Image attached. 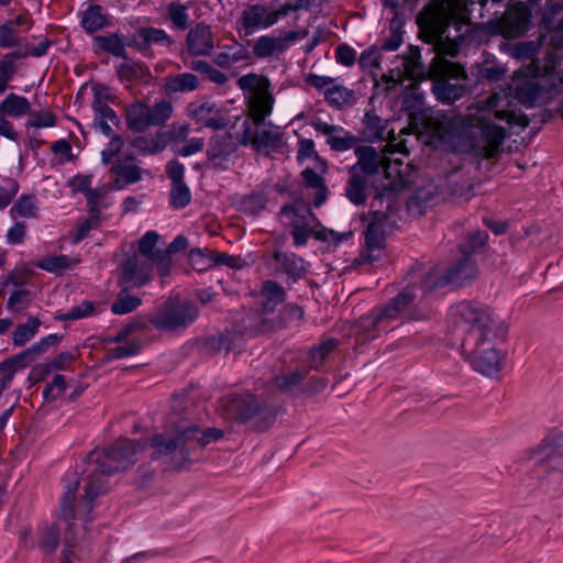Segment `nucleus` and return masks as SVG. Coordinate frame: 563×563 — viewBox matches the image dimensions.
<instances>
[{
    "instance_id": "obj_33",
    "label": "nucleus",
    "mask_w": 563,
    "mask_h": 563,
    "mask_svg": "<svg viewBox=\"0 0 563 563\" xmlns=\"http://www.w3.org/2000/svg\"><path fill=\"white\" fill-rule=\"evenodd\" d=\"M58 338L56 334H48L42 338L38 342L34 343L29 349L18 354L10 363L14 366L24 368L29 366L38 355L45 353L49 346L57 342Z\"/></svg>"
},
{
    "instance_id": "obj_16",
    "label": "nucleus",
    "mask_w": 563,
    "mask_h": 563,
    "mask_svg": "<svg viewBox=\"0 0 563 563\" xmlns=\"http://www.w3.org/2000/svg\"><path fill=\"white\" fill-rule=\"evenodd\" d=\"M496 338H488L486 341L478 343L474 352L461 350V354L472 368L483 375L492 376L501 369V357L494 347Z\"/></svg>"
},
{
    "instance_id": "obj_63",
    "label": "nucleus",
    "mask_w": 563,
    "mask_h": 563,
    "mask_svg": "<svg viewBox=\"0 0 563 563\" xmlns=\"http://www.w3.org/2000/svg\"><path fill=\"white\" fill-rule=\"evenodd\" d=\"M123 144V139L120 135L112 136L108 144V147L101 151L102 164H110L112 158L122 150Z\"/></svg>"
},
{
    "instance_id": "obj_41",
    "label": "nucleus",
    "mask_w": 563,
    "mask_h": 563,
    "mask_svg": "<svg viewBox=\"0 0 563 563\" xmlns=\"http://www.w3.org/2000/svg\"><path fill=\"white\" fill-rule=\"evenodd\" d=\"M319 131H322L323 133L328 134L327 142L334 151H347L352 148L355 143V139L353 136H349L342 129H330L327 124L322 125L321 123H319Z\"/></svg>"
},
{
    "instance_id": "obj_45",
    "label": "nucleus",
    "mask_w": 563,
    "mask_h": 563,
    "mask_svg": "<svg viewBox=\"0 0 563 563\" xmlns=\"http://www.w3.org/2000/svg\"><path fill=\"white\" fill-rule=\"evenodd\" d=\"M283 288L274 280H267L263 285V308L265 311H273L284 300Z\"/></svg>"
},
{
    "instance_id": "obj_62",
    "label": "nucleus",
    "mask_w": 563,
    "mask_h": 563,
    "mask_svg": "<svg viewBox=\"0 0 563 563\" xmlns=\"http://www.w3.org/2000/svg\"><path fill=\"white\" fill-rule=\"evenodd\" d=\"M16 73V65L12 62L5 60L3 57L0 59V95H2L10 80H12Z\"/></svg>"
},
{
    "instance_id": "obj_5",
    "label": "nucleus",
    "mask_w": 563,
    "mask_h": 563,
    "mask_svg": "<svg viewBox=\"0 0 563 563\" xmlns=\"http://www.w3.org/2000/svg\"><path fill=\"white\" fill-rule=\"evenodd\" d=\"M139 450L140 443L119 439L102 453L93 451L87 456V484L84 494L87 512L91 511L92 501L106 492L104 478L132 466Z\"/></svg>"
},
{
    "instance_id": "obj_11",
    "label": "nucleus",
    "mask_w": 563,
    "mask_h": 563,
    "mask_svg": "<svg viewBox=\"0 0 563 563\" xmlns=\"http://www.w3.org/2000/svg\"><path fill=\"white\" fill-rule=\"evenodd\" d=\"M198 317L196 305L189 300L172 298L156 308L151 324L163 332H172L187 328Z\"/></svg>"
},
{
    "instance_id": "obj_20",
    "label": "nucleus",
    "mask_w": 563,
    "mask_h": 563,
    "mask_svg": "<svg viewBox=\"0 0 563 563\" xmlns=\"http://www.w3.org/2000/svg\"><path fill=\"white\" fill-rule=\"evenodd\" d=\"M20 539L25 548H38L44 554H51L58 547L59 529L55 525L44 523L37 528L35 537L30 529H25Z\"/></svg>"
},
{
    "instance_id": "obj_38",
    "label": "nucleus",
    "mask_w": 563,
    "mask_h": 563,
    "mask_svg": "<svg viewBox=\"0 0 563 563\" xmlns=\"http://www.w3.org/2000/svg\"><path fill=\"white\" fill-rule=\"evenodd\" d=\"M199 87V79L191 73H183L169 76L165 79V89L168 92H190Z\"/></svg>"
},
{
    "instance_id": "obj_46",
    "label": "nucleus",
    "mask_w": 563,
    "mask_h": 563,
    "mask_svg": "<svg viewBox=\"0 0 563 563\" xmlns=\"http://www.w3.org/2000/svg\"><path fill=\"white\" fill-rule=\"evenodd\" d=\"M563 455V434L554 439L543 440L538 452L532 457L536 462H541L545 459L553 460L555 456Z\"/></svg>"
},
{
    "instance_id": "obj_26",
    "label": "nucleus",
    "mask_w": 563,
    "mask_h": 563,
    "mask_svg": "<svg viewBox=\"0 0 563 563\" xmlns=\"http://www.w3.org/2000/svg\"><path fill=\"white\" fill-rule=\"evenodd\" d=\"M278 21L275 9L272 10L262 4L247 7L242 13V24L246 33H253L260 29H267Z\"/></svg>"
},
{
    "instance_id": "obj_19",
    "label": "nucleus",
    "mask_w": 563,
    "mask_h": 563,
    "mask_svg": "<svg viewBox=\"0 0 563 563\" xmlns=\"http://www.w3.org/2000/svg\"><path fill=\"white\" fill-rule=\"evenodd\" d=\"M159 234L156 231L145 232L139 240V252L146 262L156 267L162 279L166 278L172 269V258L168 251L157 247Z\"/></svg>"
},
{
    "instance_id": "obj_64",
    "label": "nucleus",
    "mask_w": 563,
    "mask_h": 563,
    "mask_svg": "<svg viewBox=\"0 0 563 563\" xmlns=\"http://www.w3.org/2000/svg\"><path fill=\"white\" fill-rule=\"evenodd\" d=\"M335 59L339 64L351 67L356 59V51L347 44H341L335 48Z\"/></svg>"
},
{
    "instance_id": "obj_59",
    "label": "nucleus",
    "mask_w": 563,
    "mask_h": 563,
    "mask_svg": "<svg viewBox=\"0 0 563 563\" xmlns=\"http://www.w3.org/2000/svg\"><path fill=\"white\" fill-rule=\"evenodd\" d=\"M141 344L137 341L125 342L109 351L110 358L119 360L135 355L140 352Z\"/></svg>"
},
{
    "instance_id": "obj_57",
    "label": "nucleus",
    "mask_w": 563,
    "mask_h": 563,
    "mask_svg": "<svg viewBox=\"0 0 563 563\" xmlns=\"http://www.w3.org/2000/svg\"><path fill=\"white\" fill-rule=\"evenodd\" d=\"M402 34L401 27L393 23L389 29V34L382 43L380 49L386 52L397 51L402 44Z\"/></svg>"
},
{
    "instance_id": "obj_32",
    "label": "nucleus",
    "mask_w": 563,
    "mask_h": 563,
    "mask_svg": "<svg viewBox=\"0 0 563 563\" xmlns=\"http://www.w3.org/2000/svg\"><path fill=\"white\" fill-rule=\"evenodd\" d=\"M111 170L117 176L114 180L117 189H121L125 185L135 184L142 178V169L133 163L132 157L117 159Z\"/></svg>"
},
{
    "instance_id": "obj_8",
    "label": "nucleus",
    "mask_w": 563,
    "mask_h": 563,
    "mask_svg": "<svg viewBox=\"0 0 563 563\" xmlns=\"http://www.w3.org/2000/svg\"><path fill=\"white\" fill-rule=\"evenodd\" d=\"M355 155L357 163L353 167V172L360 168L364 174L373 175L382 170L395 187L405 184L406 174L402 170V165L404 158L409 155V152L401 142L387 143L382 153L373 146H358L355 148Z\"/></svg>"
},
{
    "instance_id": "obj_39",
    "label": "nucleus",
    "mask_w": 563,
    "mask_h": 563,
    "mask_svg": "<svg viewBox=\"0 0 563 563\" xmlns=\"http://www.w3.org/2000/svg\"><path fill=\"white\" fill-rule=\"evenodd\" d=\"M38 212L37 199L34 195H21L9 210L11 219L35 218Z\"/></svg>"
},
{
    "instance_id": "obj_40",
    "label": "nucleus",
    "mask_w": 563,
    "mask_h": 563,
    "mask_svg": "<svg viewBox=\"0 0 563 563\" xmlns=\"http://www.w3.org/2000/svg\"><path fill=\"white\" fill-rule=\"evenodd\" d=\"M80 262L79 258H73L67 255H52L41 258L36 267L53 274H60L64 271L73 268Z\"/></svg>"
},
{
    "instance_id": "obj_36",
    "label": "nucleus",
    "mask_w": 563,
    "mask_h": 563,
    "mask_svg": "<svg viewBox=\"0 0 563 563\" xmlns=\"http://www.w3.org/2000/svg\"><path fill=\"white\" fill-rule=\"evenodd\" d=\"M0 113L22 118L31 113V103L26 97L11 92L0 102Z\"/></svg>"
},
{
    "instance_id": "obj_27",
    "label": "nucleus",
    "mask_w": 563,
    "mask_h": 563,
    "mask_svg": "<svg viewBox=\"0 0 563 563\" xmlns=\"http://www.w3.org/2000/svg\"><path fill=\"white\" fill-rule=\"evenodd\" d=\"M319 89H323L324 99L336 109L350 106L353 102V90L335 82L331 77L319 76Z\"/></svg>"
},
{
    "instance_id": "obj_24",
    "label": "nucleus",
    "mask_w": 563,
    "mask_h": 563,
    "mask_svg": "<svg viewBox=\"0 0 563 563\" xmlns=\"http://www.w3.org/2000/svg\"><path fill=\"white\" fill-rule=\"evenodd\" d=\"M153 267L152 264L140 261L136 256L128 257L120 267L121 284L132 287L147 284L152 278Z\"/></svg>"
},
{
    "instance_id": "obj_48",
    "label": "nucleus",
    "mask_w": 563,
    "mask_h": 563,
    "mask_svg": "<svg viewBox=\"0 0 563 563\" xmlns=\"http://www.w3.org/2000/svg\"><path fill=\"white\" fill-rule=\"evenodd\" d=\"M117 71L122 81L132 82L144 75L145 67L142 63L132 62L126 58L118 66Z\"/></svg>"
},
{
    "instance_id": "obj_52",
    "label": "nucleus",
    "mask_w": 563,
    "mask_h": 563,
    "mask_svg": "<svg viewBox=\"0 0 563 563\" xmlns=\"http://www.w3.org/2000/svg\"><path fill=\"white\" fill-rule=\"evenodd\" d=\"M95 313V305L91 301H82L77 306L71 307L66 313L58 317L59 320H79L90 317Z\"/></svg>"
},
{
    "instance_id": "obj_61",
    "label": "nucleus",
    "mask_w": 563,
    "mask_h": 563,
    "mask_svg": "<svg viewBox=\"0 0 563 563\" xmlns=\"http://www.w3.org/2000/svg\"><path fill=\"white\" fill-rule=\"evenodd\" d=\"M487 233L483 231H476L470 235L468 241L461 246L463 256L471 257L472 253L479 246H483L486 242Z\"/></svg>"
},
{
    "instance_id": "obj_60",
    "label": "nucleus",
    "mask_w": 563,
    "mask_h": 563,
    "mask_svg": "<svg viewBox=\"0 0 563 563\" xmlns=\"http://www.w3.org/2000/svg\"><path fill=\"white\" fill-rule=\"evenodd\" d=\"M506 74V69L496 63H486L479 69V76L489 82L500 81Z\"/></svg>"
},
{
    "instance_id": "obj_17",
    "label": "nucleus",
    "mask_w": 563,
    "mask_h": 563,
    "mask_svg": "<svg viewBox=\"0 0 563 563\" xmlns=\"http://www.w3.org/2000/svg\"><path fill=\"white\" fill-rule=\"evenodd\" d=\"M238 143L232 134L212 136L207 148L209 165L217 170H228L238 157Z\"/></svg>"
},
{
    "instance_id": "obj_29",
    "label": "nucleus",
    "mask_w": 563,
    "mask_h": 563,
    "mask_svg": "<svg viewBox=\"0 0 563 563\" xmlns=\"http://www.w3.org/2000/svg\"><path fill=\"white\" fill-rule=\"evenodd\" d=\"M92 46L98 53H108L114 57L126 59V46H133V40L128 41L119 33L97 35L92 40Z\"/></svg>"
},
{
    "instance_id": "obj_28",
    "label": "nucleus",
    "mask_w": 563,
    "mask_h": 563,
    "mask_svg": "<svg viewBox=\"0 0 563 563\" xmlns=\"http://www.w3.org/2000/svg\"><path fill=\"white\" fill-rule=\"evenodd\" d=\"M385 217L383 212H376L375 219L372 221L365 232V251L363 257L366 261L375 262L379 258L382 251L385 247V235L380 230L378 221Z\"/></svg>"
},
{
    "instance_id": "obj_9",
    "label": "nucleus",
    "mask_w": 563,
    "mask_h": 563,
    "mask_svg": "<svg viewBox=\"0 0 563 563\" xmlns=\"http://www.w3.org/2000/svg\"><path fill=\"white\" fill-rule=\"evenodd\" d=\"M413 295L409 290L398 294L385 307L374 308L369 313L360 319V329L364 331L365 340H374L383 332L394 329L391 323L395 321L404 322L409 319H417L408 308L413 300Z\"/></svg>"
},
{
    "instance_id": "obj_51",
    "label": "nucleus",
    "mask_w": 563,
    "mask_h": 563,
    "mask_svg": "<svg viewBox=\"0 0 563 563\" xmlns=\"http://www.w3.org/2000/svg\"><path fill=\"white\" fill-rule=\"evenodd\" d=\"M168 16L176 30H186L188 26L189 14L187 8L177 2H173L168 7Z\"/></svg>"
},
{
    "instance_id": "obj_35",
    "label": "nucleus",
    "mask_w": 563,
    "mask_h": 563,
    "mask_svg": "<svg viewBox=\"0 0 563 563\" xmlns=\"http://www.w3.org/2000/svg\"><path fill=\"white\" fill-rule=\"evenodd\" d=\"M249 51L240 43L224 45L222 51L216 55L213 62L221 68H230L238 63L249 59Z\"/></svg>"
},
{
    "instance_id": "obj_55",
    "label": "nucleus",
    "mask_w": 563,
    "mask_h": 563,
    "mask_svg": "<svg viewBox=\"0 0 563 563\" xmlns=\"http://www.w3.org/2000/svg\"><path fill=\"white\" fill-rule=\"evenodd\" d=\"M19 184L16 180L8 178L0 184V211L4 210L19 192Z\"/></svg>"
},
{
    "instance_id": "obj_3",
    "label": "nucleus",
    "mask_w": 563,
    "mask_h": 563,
    "mask_svg": "<svg viewBox=\"0 0 563 563\" xmlns=\"http://www.w3.org/2000/svg\"><path fill=\"white\" fill-rule=\"evenodd\" d=\"M238 86L247 100L251 119L243 122V131L239 135L240 144L251 145L255 152L265 155L280 152L285 143L282 129L265 123L275 102L269 80L262 75L247 74L238 79Z\"/></svg>"
},
{
    "instance_id": "obj_43",
    "label": "nucleus",
    "mask_w": 563,
    "mask_h": 563,
    "mask_svg": "<svg viewBox=\"0 0 563 563\" xmlns=\"http://www.w3.org/2000/svg\"><path fill=\"white\" fill-rule=\"evenodd\" d=\"M366 178L364 176L358 175L357 172H352V176L350 177L345 189L346 197L354 205H362L366 200Z\"/></svg>"
},
{
    "instance_id": "obj_25",
    "label": "nucleus",
    "mask_w": 563,
    "mask_h": 563,
    "mask_svg": "<svg viewBox=\"0 0 563 563\" xmlns=\"http://www.w3.org/2000/svg\"><path fill=\"white\" fill-rule=\"evenodd\" d=\"M33 26V20L29 11H23L13 19L0 24V48H11L21 45L19 32L29 31Z\"/></svg>"
},
{
    "instance_id": "obj_14",
    "label": "nucleus",
    "mask_w": 563,
    "mask_h": 563,
    "mask_svg": "<svg viewBox=\"0 0 563 563\" xmlns=\"http://www.w3.org/2000/svg\"><path fill=\"white\" fill-rule=\"evenodd\" d=\"M220 409L228 420L246 422L257 416L263 407L253 394H231L220 400Z\"/></svg>"
},
{
    "instance_id": "obj_56",
    "label": "nucleus",
    "mask_w": 563,
    "mask_h": 563,
    "mask_svg": "<svg viewBox=\"0 0 563 563\" xmlns=\"http://www.w3.org/2000/svg\"><path fill=\"white\" fill-rule=\"evenodd\" d=\"M380 57V49L376 46H369L361 53L358 65L362 69L379 68Z\"/></svg>"
},
{
    "instance_id": "obj_47",
    "label": "nucleus",
    "mask_w": 563,
    "mask_h": 563,
    "mask_svg": "<svg viewBox=\"0 0 563 563\" xmlns=\"http://www.w3.org/2000/svg\"><path fill=\"white\" fill-rule=\"evenodd\" d=\"M191 201V191L189 187L183 184H172L169 205L174 209H184Z\"/></svg>"
},
{
    "instance_id": "obj_49",
    "label": "nucleus",
    "mask_w": 563,
    "mask_h": 563,
    "mask_svg": "<svg viewBox=\"0 0 563 563\" xmlns=\"http://www.w3.org/2000/svg\"><path fill=\"white\" fill-rule=\"evenodd\" d=\"M27 115L26 128L43 129L53 128L56 124V115L47 110L33 111L31 109V113Z\"/></svg>"
},
{
    "instance_id": "obj_1",
    "label": "nucleus",
    "mask_w": 563,
    "mask_h": 563,
    "mask_svg": "<svg viewBox=\"0 0 563 563\" xmlns=\"http://www.w3.org/2000/svg\"><path fill=\"white\" fill-rule=\"evenodd\" d=\"M427 23L440 43L431 69L440 80L434 85L437 98L451 103L467 91L464 67L448 57H455L464 42L462 30L468 29L464 10L457 0H443L427 10Z\"/></svg>"
},
{
    "instance_id": "obj_6",
    "label": "nucleus",
    "mask_w": 563,
    "mask_h": 563,
    "mask_svg": "<svg viewBox=\"0 0 563 563\" xmlns=\"http://www.w3.org/2000/svg\"><path fill=\"white\" fill-rule=\"evenodd\" d=\"M448 321L462 336L461 350L474 352L478 343L488 338L504 335L505 328L498 324L488 308L477 301L462 300L452 305Z\"/></svg>"
},
{
    "instance_id": "obj_22",
    "label": "nucleus",
    "mask_w": 563,
    "mask_h": 563,
    "mask_svg": "<svg viewBox=\"0 0 563 563\" xmlns=\"http://www.w3.org/2000/svg\"><path fill=\"white\" fill-rule=\"evenodd\" d=\"M188 112L198 124L205 128L221 130L228 125V120L221 114L218 106L210 100L189 103Z\"/></svg>"
},
{
    "instance_id": "obj_34",
    "label": "nucleus",
    "mask_w": 563,
    "mask_h": 563,
    "mask_svg": "<svg viewBox=\"0 0 563 563\" xmlns=\"http://www.w3.org/2000/svg\"><path fill=\"white\" fill-rule=\"evenodd\" d=\"M168 143L167 133L158 130L154 135L136 136L131 145L140 154L153 155L163 152Z\"/></svg>"
},
{
    "instance_id": "obj_37",
    "label": "nucleus",
    "mask_w": 563,
    "mask_h": 563,
    "mask_svg": "<svg viewBox=\"0 0 563 563\" xmlns=\"http://www.w3.org/2000/svg\"><path fill=\"white\" fill-rule=\"evenodd\" d=\"M80 24L87 33H95L108 26L109 20L102 7L91 4L81 13Z\"/></svg>"
},
{
    "instance_id": "obj_18",
    "label": "nucleus",
    "mask_w": 563,
    "mask_h": 563,
    "mask_svg": "<svg viewBox=\"0 0 563 563\" xmlns=\"http://www.w3.org/2000/svg\"><path fill=\"white\" fill-rule=\"evenodd\" d=\"M530 18L528 7L523 2H517L510 5L496 22L497 31L505 37H519L528 31Z\"/></svg>"
},
{
    "instance_id": "obj_58",
    "label": "nucleus",
    "mask_w": 563,
    "mask_h": 563,
    "mask_svg": "<svg viewBox=\"0 0 563 563\" xmlns=\"http://www.w3.org/2000/svg\"><path fill=\"white\" fill-rule=\"evenodd\" d=\"M67 384L64 375L56 374L43 390L45 398L56 399L64 394Z\"/></svg>"
},
{
    "instance_id": "obj_15",
    "label": "nucleus",
    "mask_w": 563,
    "mask_h": 563,
    "mask_svg": "<svg viewBox=\"0 0 563 563\" xmlns=\"http://www.w3.org/2000/svg\"><path fill=\"white\" fill-rule=\"evenodd\" d=\"M278 216L283 224L294 228L292 236L296 246L305 245L308 236L313 233V230L306 227L307 219L312 218V212L307 203L297 200L291 205L284 206Z\"/></svg>"
},
{
    "instance_id": "obj_12",
    "label": "nucleus",
    "mask_w": 563,
    "mask_h": 563,
    "mask_svg": "<svg viewBox=\"0 0 563 563\" xmlns=\"http://www.w3.org/2000/svg\"><path fill=\"white\" fill-rule=\"evenodd\" d=\"M63 482L64 490L60 500V518L67 523L69 533L76 537L77 525L75 523V520L77 519V514L74 505L79 486V478L77 472L66 473ZM74 544L75 538L65 540V549L63 551L64 559L62 563H71L70 548H73Z\"/></svg>"
},
{
    "instance_id": "obj_13",
    "label": "nucleus",
    "mask_w": 563,
    "mask_h": 563,
    "mask_svg": "<svg viewBox=\"0 0 563 563\" xmlns=\"http://www.w3.org/2000/svg\"><path fill=\"white\" fill-rule=\"evenodd\" d=\"M475 274L476 269L472 258L463 256L457 263L449 267L444 275H440L438 268H432L423 280V294L446 285L462 286L465 282L474 278Z\"/></svg>"
},
{
    "instance_id": "obj_2",
    "label": "nucleus",
    "mask_w": 563,
    "mask_h": 563,
    "mask_svg": "<svg viewBox=\"0 0 563 563\" xmlns=\"http://www.w3.org/2000/svg\"><path fill=\"white\" fill-rule=\"evenodd\" d=\"M435 123V133L441 140L482 137L497 147L507 136L506 126L525 129L529 119L520 109L512 108L507 96L494 93L485 101L470 106L464 117L454 112L441 114Z\"/></svg>"
},
{
    "instance_id": "obj_53",
    "label": "nucleus",
    "mask_w": 563,
    "mask_h": 563,
    "mask_svg": "<svg viewBox=\"0 0 563 563\" xmlns=\"http://www.w3.org/2000/svg\"><path fill=\"white\" fill-rule=\"evenodd\" d=\"M313 1L314 0H276L277 7L275 12L279 20L282 16H286L290 12L311 7Z\"/></svg>"
},
{
    "instance_id": "obj_30",
    "label": "nucleus",
    "mask_w": 563,
    "mask_h": 563,
    "mask_svg": "<svg viewBox=\"0 0 563 563\" xmlns=\"http://www.w3.org/2000/svg\"><path fill=\"white\" fill-rule=\"evenodd\" d=\"M92 109L95 112L92 125L103 135L111 136L113 132L112 125H118L120 123V119L115 111L98 95L93 99Z\"/></svg>"
},
{
    "instance_id": "obj_44",
    "label": "nucleus",
    "mask_w": 563,
    "mask_h": 563,
    "mask_svg": "<svg viewBox=\"0 0 563 563\" xmlns=\"http://www.w3.org/2000/svg\"><path fill=\"white\" fill-rule=\"evenodd\" d=\"M141 303V298L131 295L126 288H123L111 305V311L114 314H126L137 309Z\"/></svg>"
},
{
    "instance_id": "obj_10",
    "label": "nucleus",
    "mask_w": 563,
    "mask_h": 563,
    "mask_svg": "<svg viewBox=\"0 0 563 563\" xmlns=\"http://www.w3.org/2000/svg\"><path fill=\"white\" fill-rule=\"evenodd\" d=\"M169 100L161 99L154 104L134 101L125 108V122L129 130L143 133L151 128L164 125L173 114Z\"/></svg>"
},
{
    "instance_id": "obj_23",
    "label": "nucleus",
    "mask_w": 563,
    "mask_h": 563,
    "mask_svg": "<svg viewBox=\"0 0 563 563\" xmlns=\"http://www.w3.org/2000/svg\"><path fill=\"white\" fill-rule=\"evenodd\" d=\"M297 32H286L280 34L279 36H268L262 35L260 36L254 46L253 54L257 58H268L274 56H279L284 53L290 45L297 40Z\"/></svg>"
},
{
    "instance_id": "obj_31",
    "label": "nucleus",
    "mask_w": 563,
    "mask_h": 563,
    "mask_svg": "<svg viewBox=\"0 0 563 563\" xmlns=\"http://www.w3.org/2000/svg\"><path fill=\"white\" fill-rule=\"evenodd\" d=\"M175 41L163 30L156 27H141L133 37V46L143 52L153 45L170 47Z\"/></svg>"
},
{
    "instance_id": "obj_50",
    "label": "nucleus",
    "mask_w": 563,
    "mask_h": 563,
    "mask_svg": "<svg viewBox=\"0 0 563 563\" xmlns=\"http://www.w3.org/2000/svg\"><path fill=\"white\" fill-rule=\"evenodd\" d=\"M275 258L283 265L284 269L294 278L299 277L303 272V261L297 257L295 254H282L279 252H276Z\"/></svg>"
},
{
    "instance_id": "obj_42",
    "label": "nucleus",
    "mask_w": 563,
    "mask_h": 563,
    "mask_svg": "<svg viewBox=\"0 0 563 563\" xmlns=\"http://www.w3.org/2000/svg\"><path fill=\"white\" fill-rule=\"evenodd\" d=\"M41 321L36 317H30L25 323L19 324L12 333L15 346H23L38 332Z\"/></svg>"
},
{
    "instance_id": "obj_21",
    "label": "nucleus",
    "mask_w": 563,
    "mask_h": 563,
    "mask_svg": "<svg viewBox=\"0 0 563 563\" xmlns=\"http://www.w3.org/2000/svg\"><path fill=\"white\" fill-rule=\"evenodd\" d=\"M185 47L190 56H210L214 49L211 27L203 22L197 23L187 33Z\"/></svg>"
},
{
    "instance_id": "obj_4",
    "label": "nucleus",
    "mask_w": 563,
    "mask_h": 563,
    "mask_svg": "<svg viewBox=\"0 0 563 563\" xmlns=\"http://www.w3.org/2000/svg\"><path fill=\"white\" fill-rule=\"evenodd\" d=\"M218 428L201 429L197 424L179 420L163 433L155 434L151 440L152 459H165L166 468L178 470L190 462V453L203 449L223 438Z\"/></svg>"
},
{
    "instance_id": "obj_54",
    "label": "nucleus",
    "mask_w": 563,
    "mask_h": 563,
    "mask_svg": "<svg viewBox=\"0 0 563 563\" xmlns=\"http://www.w3.org/2000/svg\"><path fill=\"white\" fill-rule=\"evenodd\" d=\"M303 377L305 373L296 371L288 375L275 377L274 384L279 390L284 393H291L300 384Z\"/></svg>"
},
{
    "instance_id": "obj_7",
    "label": "nucleus",
    "mask_w": 563,
    "mask_h": 563,
    "mask_svg": "<svg viewBox=\"0 0 563 563\" xmlns=\"http://www.w3.org/2000/svg\"><path fill=\"white\" fill-rule=\"evenodd\" d=\"M532 77L518 82L514 98L521 104L532 106L543 93L558 92L563 89V51L558 48L543 60H534Z\"/></svg>"
}]
</instances>
